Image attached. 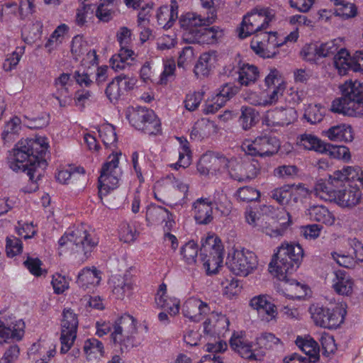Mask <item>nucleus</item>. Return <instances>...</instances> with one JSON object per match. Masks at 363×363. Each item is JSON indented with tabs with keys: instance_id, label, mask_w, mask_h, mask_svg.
I'll return each instance as SVG.
<instances>
[{
	"instance_id": "864d4df0",
	"label": "nucleus",
	"mask_w": 363,
	"mask_h": 363,
	"mask_svg": "<svg viewBox=\"0 0 363 363\" xmlns=\"http://www.w3.org/2000/svg\"><path fill=\"white\" fill-rule=\"evenodd\" d=\"M242 114L240 117V123L244 130H248L255 125L258 113L251 107H242Z\"/></svg>"
},
{
	"instance_id": "0eeeda50",
	"label": "nucleus",
	"mask_w": 363,
	"mask_h": 363,
	"mask_svg": "<svg viewBox=\"0 0 363 363\" xmlns=\"http://www.w3.org/2000/svg\"><path fill=\"white\" fill-rule=\"evenodd\" d=\"M120 151H113L103 164L99 177V195L101 198L106 196L111 191L116 189L122 176V170L119 167Z\"/></svg>"
},
{
	"instance_id": "b1692460",
	"label": "nucleus",
	"mask_w": 363,
	"mask_h": 363,
	"mask_svg": "<svg viewBox=\"0 0 363 363\" xmlns=\"http://www.w3.org/2000/svg\"><path fill=\"white\" fill-rule=\"evenodd\" d=\"M296 116V112L293 108H277L267 111L264 121L267 125H285L291 123Z\"/></svg>"
},
{
	"instance_id": "774afa93",
	"label": "nucleus",
	"mask_w": 363,
	"mask_h": 363,
	"mask_svg": "<svg viewBox=\"0 0 363 363\" xmlns=\"http://www.w3.org/2000/svg\"><path fill=\"white\" fill-rule=\"evenodd\" d=\"M21 350L17 345L9 346L4 352L0 363H15L19 358Z\"/></svg>"
},
{
	"instance_id": "5fc2aeb1",
	"label": "nucleus",
	"mask_w": 363,
	"mask_h": 363,
	"mask_svg": "<svg viewBox=\"0 0 363 363\" xmlns=\"http://www.w3.org/2000/svg\"><path fill=\"white\" fill-rule=\"evenodd\" d=\"M180 252L187 264H193L197 257L198 245L194 241H189L182 247Z\"/></svg>"
},
{
	"instance_id": "393cba45",
	"label": "nucleus",
	"mask_w": 363,
	"mask_h": 363,
	"mask_svg": "<svg viewBox=\"0 0 363 363\" xmlns=\"http://www.w3.org/2000/svg\"><path fill=\"white\" fill-rule=\"evenodd\" d=\"M146 220L151 224L164 223V228L170 230L174 221L172 215L165 208L160 206H150L147 208Z\"/></svg>"
},
{
	"instance_id": "423d86ee",
	"label": "nucleus",
	"mask_w": 363,
	"mask_h": 363,
	"mask_svg": "<svg viewBox=\"0 0 363 363\" xmlns=\"http://www.w3.org/2000/svg\"><path fill=\"white\" fill-rule=\"evenodd\" d=\"M276 11L269 7H256L243 16L238 28V36L244 39L252 34H258L269 27L274 20Z\"/></svg>"
},
{
	"instance_id": "39448f33",
	"label": "nucleus",
	"mask_w": 363,
	"mask_h": 363,
	"mask_svg": "<svg viewBox=\"0 0 363 363\" xmlns=\"http://www.w3.org/2000/svg\"><path fill=\"white\" fill-rule=\"evenodd\" d=\"M303 250L299 244L284 242L278 247L269 264V270L277 277L291 274L301 264Z\"/></svg>"
},
{
	"instance_id": "4d7b16f0",
	"label": "nucleus",
	"mask_w": 363,
	"mask_h": 363,
	"mask_svg": "<svg viewBox=\"0 0 363 363\" xmlns=\"http://www.w3.org/2000/svg\"><path fill=\"white\" fill-rule=\"evenodd\" d=\"M204 92L198 91L186 94L184 101V107L189 111H194L198 108L203 99Z\"/></svg>"
},
{
	"instance_id": "9d476101",
	"label": "nucleus",
	"mask_w": 363,
	"mask_h": 363,
	"mask_svg": "<svg viewBox=\"0 0 363 363\" xmlns=\"http://www.w3.org/2000/svg\"><path fill=\"white\" fill-rule=\"evenodd\" d=\"M279 140L268 134L245 139L241 145V150L247 155L254 157H269L276 154L279 149Z\"/></svg>"
},
{
	"instance_id": "8fccbe9b",
	"label": "nucleus",
	"mask_w": 363,
	"mask_h": 363,
	"mask_svg": "<svg viewBox=\"0 0 363 363\" xmlns=\"http://www.w3.org/2000/svg\"><path fill=\"white\" fill-rule=\"evenodd\" d=\"M325 110L319 104H310L304 113V118L311 124L320 122L324 117Z\"/></svg>"
},
{
	"instance_id": "f704fd0d",
	"label": "nucleus",
	"mask_w": 363,
	"mask_h": 363,
	"mask_svg": "<svg viewBox=\"0 0 363 363\" xmlns=\"http://www.w3.org/2000/svg\"><path fill=\"white\" fill-rule=\"evenodd\" d=\"M158 24L165 29L172 27L178 18V6L175 1H172L170 8L167 6L158 9L156 15Z\"/></svg>"
},
{
	"instance_id": "f8f14e48",
	"label": "nucleus",
	"mask_w": 363,
	"mask_h": 363,
	"mask_svg": "<svg viewBox=\"0 0 363 363\" xmlns=\"http://www.w3.org/2000/svg\"><path fill=\"white\" fill-rule=\"evenodd\" d=\"M127 118L131 125L145 133L156 134L160 130V123L152 110L145 107L129 109Z\"/></svg>"
},
{
	"instance_id": "7ed1b4c3",
	"label": "nucleus",
	"mask_w": 363,
	"mask_h": 363,
	"mask_svg": "<svg viewBox=\"0 0 363 363\" xmlns=\"http://www.w3.org/2000/svg\"><path fill=\"white\" fill-rule=\"evenodd\" d=\"M342 96L332 102L331 111L350 117L363 116V84L347 81L340 86Z\"/></svg>"
},
{
	"instance_id": "e2e57ef3",
	"label": "nucleus",
	"mask_w": 363,
	"mask_h": 363,
	"mask_svg": "<svg viewBox=\"0 0 363 363\" xmlns=\"http://www.w3.org/2000/svg\"><path fill=\"white\" fill-rule=\"evenodd\" d=\"M338 40L335 39L317 45L318 57H324L334 54L339 49Z\"/></svg>"
},
{
	"instance_id": "7c9ffc66",
	"label": "nucleus",
	"mask_w": 363,
	"mask_h": 363,
	"mask_svg": "<svg viewBox=\"0 0 363 363\" xmlns=\"http://www.w3.org/2000/svg\"><path fill=\"white\" fill-rule=\"evenodd\" d=\"M218 130V125L213 121L202 118L194 124L190 135L193 140H201L217 133Z\"/></svg>"
},
{
	"instance_id": "a18cd8bd",
	"label": "nucleus",
	"mask_w": 363,
	"mask_h": 363,
	"mask_svg": "<svg viewBox=\"0 0 363 363\" xmlns=\"http://www.w3.org/2000/svg\"><path fill=\"white\" fill-rule=\"evenodd\" d=\"M337 193V191L321 180L318 181L314 187L315 196L325 201L335 202Z\"/></svg>"
},
{
	"instance_id": "5701e85b",
	"label": "nucleus",
	"mask_w": 363,
	"mask_h": 363,
	"mask_svg": "<svg viewBox=\"0 0 363 363\" xmlns=\"http://www.w3.org/2000/svg\"><path fill=\"white\" fill-rule=\"evenodd\" d=\"M25 333V323L22 320L12 322L9 326L0 320V345L21 340Z\"/></svg>"
},
{
	"instance_id": "4be33fe9",
	"label": "nucleus",
	"mask_w": 363,
	"mask_h": 363,
	"mask_svg": "<svg viewBox=\"0 0 363 363\" xmlns=\"http://www.w3.org/2000/svg\"><path fill=\"white\" fill-rule=\"evenodd\" d=\"M259 172V168L257 162L251 161H245L239 163L235 160V163L230 165L228 172L230 177L235 180L245 182L255 178Z\"/></svg>"
},
{
	"instance_id": "c03bdc74",
	"label": "nucleus",
	"mask_w": 363,
	"mask_h": 363,
	"mask_svg": "<svg viewBox=\"0 0 363 363\" xmlns=\"http://www.w3.org/2000/svg\"><path fill=\"white\" fill-rule=\"evenodd\" d=\"M84 352L88 360L96 359L104 356V348L101 342L90 338L84 342Z\"/></svg>"
},
{
	"instance_id": "680f3d73",
	"label": "nucleus",
	"mask_w": 363,
	"mask_h": 363,
	"mask_svg": "<svg viewBox=\"0 0 363 363\" xmlns=\"http://www.w3.org/2000/svg\"><path fill=\"white\" fill-rule=\"evenodd\" d=\"M194 58V49L190 46L185 47L179 53L177 65L179 67L185 69L193 62Z\"/></svg>"
},
{
	"instance_id": "603ef678",
	"label": "nucleus",
	"mask_w": 363,
	"mask_h": 363,
	"mask_svg": "<svg viewBox=\"0 0 363 363\" xmlns=\"http://www.w3.org/2000/svg\"><path fill=\"white\" fill-rule=\"evenodd\" d=\"M43 23L40 21H35L31 25L26 27L23 30V35L28 43H32L40 39L43 33Z\"/></svg>"
},
{
	"instance_id": "0e129e2a",
	"label": "nucleus",
	"mask_w": 363,
	"mask_h": 363,
	"mask_svg": "<svg viewBox=\"0 0 363 363\" xmlns=\"http://www.w3.org/2000/svg\"><path fill=\"white\" fill-rule=\"evenodd\" d=\"M289 192L290 196V203L291 201L294 203H297L301 199L306 196L308 191L302 184H289Z\"/></svg>"
},
{
	"instance_id": "052dcab7",
	"label": "nucleus",
	"mask_w": 363,
	"mask_h": 363,
	"mask_svg": "<svg viewBox=\"0 0 363 363\" xmlns=\"http://www.w3.org/2000/svg\"><path fill=\"white\" fill-rule=\"evenodd\" d=\"M340 4L335 9V15L342 17V18H349L356 16L357 10L353 4L345 3L342 0H339Z\"/></svg>"
},
{
	"instance_id": "de8ad7c7",
	"label": "nucleus",
	"mask_w": 363,
	"mask_h": 363,
	"mask_svg": "<svg viewBox=\"0 0 363 363\" xmlns=\"http://www.w3.org/2000/svg\"><path fill=\"white\" fill-rule=\"evenodd\" d=\"M99 137L104 145L110 148L116 147L117 137L115 128L111 124H105L99 129Z\"/></svg>"
},
{
	"instance_id": "3c124183",
	"label": "nucleus",
	"mask_w": 363,
	"mask_h": 363,
	"mask_svg": "<svg viewBox=\"0 0 363 363\" xmlns=\"http://www.w3.org/2000/svg\"><path fill=\"white\" fill-rule=\"evenodd\" d=\"M325 152L323 154L328 155L329 156L344 161H349L351 158V155L349 149L343 145H333L325 143Z\"/></svg>"
},
{
	"instance_id": "ea45409f",
	"label": "nucleus",
	"mask_w": 363,
	"mask_h": 363,
	"mask_svg": "<svg viewBox=\"0 0 363 363\" xmlns=\"http://www.w3.org/2000/svg\"><path fill=\"white\" fill-rule=\"evenodd\" d=\"M296 345L308 357L310 362H315L319 359V346L311 337H297Z\"/></svg>"
},
{
	"instance_id": "37998d69",
	"label": "nucleus",
	"mask_w": 363,
	"mask_h": 363,
	"mask_svg": "<svg viewBox=\"0 0 363 363\" xmlns=\"http://www.w3.org/2000/svg\"><path fill=\"white\" fill-rule=\"evenodd\" d=\"M180 146L179 148V160L170 166L175 169L178 167L186 168L191 164V150L189 145V142L184 138H177Z\"/></svg>"
},
{
	"instance_id": "13d9d810",
	"label": "nucleus",
	"mask_w": 363,
	"mask_h": 363,
	"mask_svg": "<svg viewBox=\"0 0 363 363\" xmlns=\"http://www.w3.org/2000/svg\"><path fill=\"white\" fill-rule=\"evenodd\" d=\"M289 190V184H284L274 189L270 193V196L278 203L281 205H287L290 203Z\"/></svg>"
},
{
	"instance_id": "f03ea898",
	"label": "nucleus",
	"mask_w": 363,
	"mask_h": 363,
	"mask_svg": "<svg viewBox=\"0 0 363 363\" xmlns=\"http://www.w3.org/2000/svg\"><path fill=\"white\" fill-rule=\"evenodd\" d=\"M99 242L95 233L87 225L81 224L67 230L58 240V245L62 252L77 254L84 262L90 257Z\"/></svg>"
},
{
	"instance_id": "473e14b6",
	"label": "nucleus",
	"mask_w": 363,
	"mask_h": 363,
	"mask_svg": "<svg viewBox=\"0 0 363 363\" xmlns=\"http://www.w3.org/2000/svg\"><path fill=\"white\" fill-rule=\"evenodd\" d=\"M307 215L309 216L311 220L328 226L333 225L336 220L333 213L323 205H313L310 206L307 209Z\"/></svg>"
},
{
	"instance_id": "a19ab883",
	"label": "nucleus",
	"mask_w": 363,
	"mask_h": 363,
	"mask_svg": "<svg viewBox=\"0 0 363 363\" xmlns=\"http://www.w3.org/2000/svg\"><path fill=\"white\" fill-rule=\"evenodd\" d=\"M101 279V273L96 268L86 267L79 273L77 282L81 288L87 289L98 285Z\"/></svg>"
},
{
	"instance_id": "6e6d98bb",
	"label": "nucleus",
	"mask_w": 363,
	"mask_h": 363,
	"mask_svg": "<svg viewBox=\"0 0 363 363\" xmlns=\"http://www.w3.org/2000/svg\"><path fill=\"white\" fill-rule=\"evenodd\" d=\"M24 52L25 46L17 47L16 50L5 60L3 65L4 69L6 72H9L15 69L21 57L24 54Z\"/></svg>"
},
{
	"instance_id": "20e7f679",
	"label": "nucleus",
	"mask_w": 363,
	"mask_h": 363,
	"mask_svg": "<svg viewBox=\"0 0 363 363\" xmlns=\"http://www.w3.org/2000/svg\"><path fill=\"white\" fill-rule=\"evenodd\" d=\"M245 216L250 225L271 238L283 236L291 223V215L284 208L277 209L276 218L267 215H257L251 209L247 210Z\"/></svg>"
},
{
	"instance_id": "a211bd4d",
	"label": "nucleus",
	"mask_w": 363,
	"mask_h": 363,
	"mask_svg": "<svg viewBox=\"0 0 363 363\" xmlns=\"http://www.w3.org/2000/svg\"><path fill=\"white\" fill-rule=\"evenodd\" d=\"M230 348L242 358L249 360H261L263 352L257 353V348H252V342L250 341L245 333L234 332L229 341Z\"/></svg>"
},
{
	"instance_id": "1a4fd4ad",
	"label": "nucleus",
	"mask_w": 363,
	"mask_h": 363,
	"mask_svg": "<svg viewBox=\"0 0 363 363\" xmlns=\"http://www.w3.org/2000/svg\"><path fill=\"white\" fill-rule=\"evenodd\" d=\"M113 329L111 340L120 347L121 352L128 350L135 345L134 335L137 328L132 316L124 315L120 317L114 323Z\"/></svg>"
},
{
	"instance_id": "2eb2a0df",
	"label": "nucleus",
	"mask_w": 363,
	"mask_h": 363,
	"mask_svg": "<svg viewBox=\"0 0 363 363\" xmlns=\"http://www.w3.org/2000/svg\"><path fill=\"white\" fill-rule=\"evenodd\" d=\"M276 32H262L256 34L250 43L252 50L263 58H272L278 53V48L284 42L277 40Z\"/></svg>"
},
{
	"instance_id": "6e6552de",
	"label": "nucleus",
	"mask_w": 363,
	"mask_h": 363,
	"mask_svg": "<svg viewBox=\"0 0 363 363\" xmlns=\"http://www.w3.org/2000/svg\"><path fill=\"white\" fill-rule=\"evenodd\" d=\"M225 264L233 274L247 277L257 269L258 262L253 252L242 248L229 252Z\"/></svg>"
},
{
	"instance_id": "79ce46f5",
	"label": "nucleus",
	"mask_w": 363,
	"mask_h": 363,
	"mask_svg": "<svg viewBox=\"0 0 363 363\" xmlns=\"http://www.w3.org/2000/svg\"><path fill=\"white\" fill-rule=\"evenodd\" d=\"M354 55L350 57L348 51L341 48L334 57V65L340 75H345L350 69L353 71Z\"/></svg>"
},
{
	"instance_id": "cd10ccee",
	"label": "nucleus",
	"mask_w": 363,
	"mask_h": 363,
	"mask_svg": "<svg viewBox=\"0 0 363 363\" xmlns=\"http://www.w3.org/2000/svg\"><path fill=\"white\" fill-rule=\"evenodd\" d=\"M194 218L199 224H208L213 220V206L208 199H198L193 204Z\"/></svg>"
},
{
	"instance_id": "f257e3e1",
	"label": "nucleus",
	"mask_w": 363,
	"mask_h": 363,
	"mask_svg": "<svg viewBox=\"0 0 363 363\" xmlns=\"http://www.w3.org/2000/svg\"><path fill=\"white\" fill-rule=\"evenodd\" d=\"M48 148L46 138L41 136L22 139L16 145L9 167L14 172H23L28 176L30 184L24 188L25 192L31 193L38 189V182L44 176L47 166L43 155Z\"/></svg>"
},
{
	"instance_id": "69168bd1",
	"label": "nucleus",
	"mask_w": 363,
	"mask_h": 363,
	"mask_svg": "<svg viewBox=\"0 0 363 363\" xmlns=\"http://www.w3.org/2000/svg\"><path fill=\"white\" fill-rule=\"evenodd\" d=\"M87 44L79 37H74L72 41L71 52L74 59L78 60L87 51Z\"/></svg>"
},
{
	"instance_id": "338daca9",
	"label": "nucleus",
	"mask_w": 363,
	"mask_h": 363,
	"mask_svg": "<svg viewBox=\"0 0 363 363\" xmlns=\"http://www.w3.org/2000/svg\"><path fill=\"white\" fill-rule=\"evenodd\" d=\"M22 248V242L18 238L14 236L7 237L6 250L9 257H14L20 254Z\"/></svg>"
},
{
	"instance_id": "c9c22d12",
	"label": "nucleus",
	"mask_w": 363,
	"mask_h": 363,
	"mask_svg": "<svg viewBox=\"0 0 363 363\" xmlns=\"http://www.w3.org/2000/svg\"><path fill=\"white\" fill-rule=\"evenodd\" d=\"M113 294L118 299H123L130 296L133 291L131 281L121 275L113 276L110 279Z\"/></svg>"
},
{
	"instance_id": "a878e982",
	"label": "nucleus",
	"mask_w": 363,
	"mask_h": 363,
	"mask_svg": "<svg viewBox=\"0 0 363 363\" xmlns=\"http://www.w3.org/2000/svg\"><path fill=\"white\" fill-rule=\"evenodd\" d=\"M56 353L55 347L49 345L45 341L33 343L29 348L28 354L35 363H48Z\"/></svg>"
},
{
	"instance_id": "e433bc0d",
	"label": "nucleus",
	"mask_w": 363,
	"mask_h": 363,
	"mask_svg": "<svg viewBox=\"0 0 363 363\" xmlns=\"http://www.w3.org/2000/svg\"><path fill=\"white\" fill-rule=\"evenodd\" d=\"M278 278L281 282V287L288 292L285 294L286 296L291 298L300 299L306 295L307 288L304 284H301L296 280L289 279L287 274L279 276Z\"/></svg>"
},
{
	"instance_id": "dca6fc26",
	"label": "nucleus",
	"mask_w": 363,
	"mask_h": 363,
	"mask_svg": "<svg viewBox=\"0 0 363 363\" xmlns=\"http://www.w3.org/2000/svg\"><path fill=\"white\" fill-rule=\"evenodd\" d=\"M78 324L77 314L70 308H65L61 320V353H67L73 345L77 337Z\"/></svg>"
},
{
	"instance_id": "ddd939ff",
	"label": "nucleus",
	"mask_w": 363,
	"mask_h": 363,
	"mask_svg": "<svg viewBox=\"0 0 363 363\" xmlns=\"http://www.w3.org/2000/svg\"><path fill=\"white\" fill-rule=\"evenodd\" d=\"M309 312L315 324L325 328H335L344 321L345 311L336 307L330 310L319 304H312Z\"/></svg>"
},
{
	"instance_id": "bf43d9fd",
	"label": "nucleus",
	"mask_w": 363,
	"mask_h": 363,
	"mask_svg": "<svg viewBox=\"0 0 363 363\" xmlns=\"http://www.w3.org/2000/svg\"><path fill=\"white\" fill-rule=\"evenodd\" d=\"M235 195L238 199L244 202L257 200L260 196L259 191L251 186H244L238 189Z\"/></svg>"
},
{
	"instance_id": "6ab92c4d",
	"label": "nucleus",
	"mask_w": 363,
	"mask_h": 363,
	"mask_svg": "<svg viewBox=\"0 0 363 363\" xmlns=\"http://www.w3.org/2000/svg\"><path fill=\"white\" fill-rule=\"evenodd\" d=\"M250 306L262 315L267 322L274 320L277 316V310L271 298L267 294H259L254 296L250 301Z\"/></svg>"
},
{
	"instance_id": "bb28decb",
	"label": "nucleus",
	"mask_w": 363,
	"mask_h": 363,
	"mask_svg": "<svg viewBox=\"0 0 363 363\" xmlns=\"http://www.w3.org/2000/svg\"><path fill=\"white\" fill-rule=\"evenodd\" d=\"M361 198L359 189L350 186L337 191L335 202L342 208H352L359 203Z\"/></svg>"
},
{
	"instance_id": "4468645a",
	"label": "nucleus",
	"mask_w": 363,
	"mask_h": 363,
	"mask_svg": "<svg viewBox=\"0 0 363 363\" xmlns=\"http://www.w3.org/2000/svg\"><path fill=\"white\" fill-rule=\"evenodd\" d=\"M235 163L233 158L228 159L224 155L212 151L203 154L197 164V171L202 176L215 174L223 170H229L230 165Z\"/></svg>"
},
{
	"instance_id": "2f4dec72",
	"label": "nucleus",
	"mask_w": 363,
	"mask_h": 363,
	"mask_svg": "<svg viewBox=\"0 0 363 363\" xmlns=\"http://www.w3.org/2000/svg\"><path fill=\"white\" fill-rule=\"evenodd\" d=\"M223 35V30L217 26H203L189 43L213 44Z\"/></svg>"
},
{
	"instance_id": "c85d7f7f",
	"label": "nucleus",
	"mask_w": 363,
	"mask_h": 363,
	"mask_svg": "<svg viewBox=\"0 0 363 363\" xmlns=\"http://www.w3.org/2000/svg\"><path fill=\"white\" fill-rule=\"evenodd\" d=\"M354 285L353 279L345 271L337 270L334 272L332 287L337 294L349 296L353 291Z\"/></svg>"
},
{
	"instance_id": "412c9836",
	"label": "nucleus",
	"mask_w": 363,
	"mask_h": 363,
	"mask_svg": "<svg viewBox=\"0 0 363 363\" xmlns=\"http://www.w3.org/2000/svg\"><path fill=\"white\" fill-rule=\"evenodd\" d=\"M135 84V80L125 75H119L111 82L106 89V94L111 101H116L127 90L132 89Z\"/></svg>"
},
{
	"instance_id": "aec40b11",
	"label": "nucleus",
	"mask_w": 363,
	"mask_h": 363,
	"mask_svg": "<svg viewBox=\"0 0 363 363\" xmlns=\"http://www.w3.org/2000/svg\"><path fill=\"white\" fill-rule=\"evenodd\" d=\"M229 319L225 315L211 312L210 316L203 323V333L211 336H221L228 330Z\"/></svg>"
},
{
	"instance_id": "09e8293b",
	"label": "nucleus",
	"mask_w": 363,
	"mask_h": 363,
	"mask_svg": "<svg viewBox=\"0 0 363 363\" xmlns=\"http://www.w3.org/2000/svg\"><path fill=\"white\" fill-rule=\"evenodd\" d=\"M280 340L272 333H262L260 336L256 338V345L259 350H257V353L263 352L264 355V350L272 349L275 345L279 343Z\"/></svg>"
},
{
	"instance_id": "f3484780",
	"label": "nucleus",
	"mask_w": 363,
	"mask_h": 363,
	"mask_svg": "<svg viewBox=\"0 0 363 363\" xmlns=\"http://www.w3.org/2000/svg\"><path fill=\"white\" fill-rule=\"evenodd\" d=\"M214 21V15L202 18L201 15L195 13H187L181 16L179 19L180 26L183 30L182 38L184 41L189 43L190 40L196 35L201 28L212 23Z\"/></svg>"
},
{
	"instance_id": "58836bf2",
	"label": "nucleus",
	"mask_w": 363,
	"mask_h": 363,
	"mask_svg": "<svg viewBox=\"0 0 363 363\" xmlns=\"http://www.w3.org/2000/svg\"><path fill=\"white\" fill-rule=\"evenodd\" d=\"M297 145L303 150H313L323 154L325 152V143L311 134H303L297 138Z\"/></svg>"
},
{
	"instance_id": "c756f323",
	"label": "nucleus",
	"mask_w": 363,
	"mask_h": 363,
	"mask_svg": "<svg viewBox=\"0 0 363 363\" xmlns=\"http://www.w3.org/2000/svg\"><path fill=\"white\" fill-rule=\"evenodd\" d=\"M323 135L335 142H352L354 139L352 128L346 123L331 126L323 131Z\"/></svg>"
},
{
	"instance_id": "9b49d317",
	"label": "nucleus",
	"mask_w": 363,
	"mask_h": 363,
	"mask_svg": "<svg viewBox=\"0 0 363 363\" xmlns=\"http://www.w3.org/2000/svg\"><path fill=\"white\" fill-rule=\"evenodd\" d=\"M201 255H205L203 266L208 274H216L223 262V246L214 235L208 236L202 242Z\"/></svg>"
},
{
	"instance_id": "4c0bfd02",
	"label": "nucleus",
	"mask_w": 363,
	"mask_h": 363,
	"mask_svg": "<svg viewBox=\"0 0 363 363\" xmlns=\"http://www.w3.org/2000/svg\"><path fill=\"white\" fill-rule=\"evenodd\" d=\"M238 74L239 83L244 86L255 83L259 77V71L257 67L245 62L239 64Z\"/></svg>"
},
{
	"instance_id": "72a5a7b5",
	"label": "nucleus",
	"mask_w": 363,
	"mask_h": 363,
	"mask_svg": "<svg viewBox=\"0 0 363 363\" xmlns=\"http://www.w3.org/2000/svg\"><path fill=\"white\" fill-rule=\"evenodd\" d=\"M217 61L216 51L201 54L195 65L194 72L197 77L208 76Z\"/></svg>"
},
{
	"instance_id": "49530a36",
	"label": "nucleus",
	"mask_w": 363,
	"mask_h": 363,
	"mask_svg": "<svg viewBox=\"0 0 363 363\" xmlns=\"http://www.w3.org/2000/svg\"><path fill=\"white\" fill-rule=\"evenodd\" d=\"M68 30L69 27L65 23L58 26L55 28L45 45L49 52H51L57 45L62 43Z\"/></svg>"
}]
</instances>
